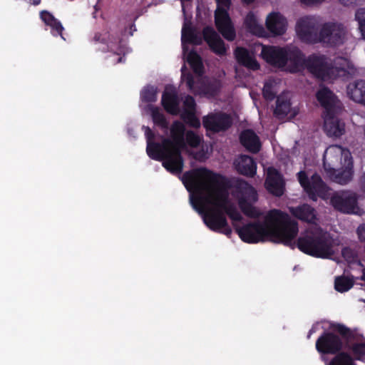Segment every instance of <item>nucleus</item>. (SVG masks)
Returning a JSON list of instances; mask_svg holds the SVG:
<instances>
[{
    "instance_id": "c9c22d12",
    "label": "nucleus",
    "mask_w": 365,
    "mask_h": 365,
    "mask_svg": "<svg viewBox=\"0 0 365 365\" xmlns=\"http://www.w3.org/2000/svg\"><path fill=\"white\" fill-rule=\"evenodd\" d=\"M141 100L145 103L155 102L157 100L156 88L151 86L144 88L140 94Z\"/></svg>"
},
{
    "instance_id": "9d476101",
    "label": "nucleus",
    "mask_w": 365,
    "mask_h": 365,
    "mask_svg": "<svg viewBox=\"0 0 365 365\" xmlns=\"http://www.w3.org/2000/svg\"><path fill=\"white\" fill-rule=\"evenodd\" d=\"M298 180L311 199L316 200L318 197L327 199L329 196V189L318 175H313L309 179L305 173H298Z\"/></svg>"
},
{
    "instance_id": "a18cd8bd",
    "label": "nucleus",
    "mask_w": 365,
    "mask_h": 365,
    "mask_svg": "<svg viewBox=\"0 0 365 365\" xmlns=\"http://www.w3.org/2000/svg\"><path fill=\"white\" fill-rule=\"evenodd\" d=\"M195 32V31L192 26H184L182 30V44L184 45L186 42L189 43Z\"/></svg>"
},
{
    "instance_id": "de8ad7c7",
    "label": "nucleus",
    "mask_w": 365,
    "mask_h": 365,
    "mask_svg": "<svg viewBox=\"0 0 365 365\" xmlns=\"http://www.w3.org/2000/svg\"><path fill=\"white\" fill-rule=\"evenodd\" d=\"M40 18L42 21H43V23L47 26L51 24V23L56 19L52 14L46 10L41 11L40 12Z\"/></svg>"
},
{
    "instance_id": "6e6d98bb",
    "label": "nucleus",
    "mask_w": 365,
    "mask_h": 365,
    "mask_svg": "<svg viewBox=\"0 0 365 365\" xmlns=\"http://www.w3.org/2000/svg\"><path fill=\"white\" fill-rule=\"evenodd\" d=\"M359 185L361 190L365 192V171L362 173L359 179Z\"/></svg>"
},
{
    "instance_id": "69168bd1",
    "label": "nucleus",
    "mask_w": 365,
    "mask_h": 365,
    "mask_svg": "<svg viewBox=\"0 0 365 365\" xmlns=\"http://www.w3.org/2000/svg\"><path fill=\"white\" fill-rule=\"evenodd\" d=\"M296 114H297L296 111H295V110H294V112H293V115H295Z\"/></svg>"
},
{
    "instance_id": "e433bc0d",
    "label": "nucleus",
    "mask_w": 365,
    "mask_h": 365,
    "mask_svg": "<svg viewBox=\"0 0 365 365\" xmlns=\"http://www.w3.org/2000/svg\"><path fill=\"white\" fill-rule=\"evenodd\" d=\"M183 120L190 127L198 128L200 127V121L192 110H185L182 115Z\"/></svg>"
},
{
    "instance_id": "a211bd4d",
    "label": "nucleus",
    "mask_w": 365,
    "mask_h": 365,
    "mask_svg": "<svg viewBox=\"0 0 365 365\" xmlns=\"http://www.w3.org/2000/svg\"><path fill=\"white\" fill-rule=\"evenodd\" d=\"M327 175L339 185L349 184L352 181L354 175L353 159H350L341 166L335 168L333 173H327Z\"/></svg>"
},
{
    "instance_id": "2eb2a0df",
    "label": "nucleus",
    "mask_w": 365,
    "mask_h": 365,
    "mask_svg": "<svg viewBox=\"0 0 365 365\" xmlns=\"http://www.w3.org/2000/svg\"><path fill=\"white\" fill-rule=\"evenodd\" d=\"M202 34L204 41L213 53L220 56L226 55L225 43L212 27L205 26L203 28Z\"/></svg>"
},
{
    "instance_id": "bb28decb",
    "label": "nucleus",
    "mask_w": 365,
    "mask_h": 365,
    "mask_svg": "<svg viewBox=\"0 0 365 365\" xmlns=\"http://www.w3.org/2000/svg\"><path fill=\"white\" fill-rule=\"evenodd\" d=\"M161 103L167 113L171 115H178L179 113L180 101L175 91H169L166 88L162 95Z\"/></svg>"
},
{
    "instance_id": "6e6552de",
    "label": "nucleus",
    "mask_w": 365,
    "mask_h": 365,
    "mask_svg": "<svg viewBox=\"0 0 365 365\" xmlns=\"http://www.w3.org/2000/svg\"><path fill=\"white\" fill-rule=\"evenodd\" d=\"M261 56L267 63L278 68H284L290 60L292 64L290 72L297 73V53L294 51L290 53L284 48L263 46Z\"/></svg>"
},
{
    "instance_id": "39448f33",
    "label": "nucleus",
    "mask_w": 365,
    "mask_h": 365,
    "mask_svg": "<svg viewBox=\"0 0 365 365\" xmlns=\"http://www.w3.org/2000/svg\"><path fill=\"white\" fill-rule=\"evenodd\" d=\"M346 36V29L341 24L326 23L318 35L311 20L306 19L298 22V37L309 43L321 42L329 46H338L344 43Z\"/></svg>"
},
{
    "instance_id": "1a4fd4ad",
    "label": "nucleus",
    "mask_w": 365,
    "mask_h": 365,
    "mask_svg": "<svg viewBox=\"0 0 365 365\" xmlns=\"http://www.w3.org/2000/svg\"><path fill=\"white\" fill-rule=\"evenodd\" d=\"M358 194L351 190H343L334 192L330 198L331 205L338 211L346 214H360Z\"/></svg>"
},
{
    "instance_id": "13d9d810",
    "label": "nucleus",
    "mask_w": 365,
    "mask_h": 365,
    "mask_svg": "<svg viewBox=\"0 0 365 365\" xmlns=\"http://www.w3.org/2000/svg\"><path fill=\"white\" fill-rule=\"evenodd\" d=\"M290 210H291L292 215L294 217H297V207H292Z\"/></svg>"
},
{
    "instance_id": "473e14b6",
    "label": "nucleus",
    "mask_w": 365,
    "mask_h": 365,
    "mask_svg": "<svg viewBox=\"0 0 365 365\" xmlns=\"http://www.w3.org/2000/svg\"><path fill=\"white\" fill-rule=\"evenodd\" d=\"M354 284L353 279L347 276H341L335 279L334 287L339 292L349 290Z\"/></svg>"
},
{
    "instance_id": "c756f323",
    "label": "nucleus",
    "mask_w": 365,
    "mask_h": 365,
    "mask_svg": "<svg viewBox=\"0 0 365 365\" xmlns=\"http://www.w3.org/2000/svg\"><path fill=\"white\" fill-rule=\"evenodd\" d=\"M291 110V102L285 96L280 95L277 98L274 115L279 119H284Z\"/></svg>"
},
{
    "instance_id": "412c9836",
    "label": "nucleus",
    "mask_w": 365,
    "mask_h": 365,
    "mask_svg": "<svg viewBox=\"0 0 365 365\" xmlns=\"http://www.w3.org/2000/svg\"><path fill=\"white\" fill-rule=\"evenodd\" d=\"M339 113L323 114L324 130L330 136L339 137L345 133L344 123L336 117Z\"/></svg>"
},
{
    "instance_id": "f704fd0d",
    "label": "nucleus",
    "mask_w": 365,
    "mask_h": 365,
    "mask_svg": "<svg viewBox=\"0 0 365 365\" xmlns=\"http://www.w3.org/2000/svg\"><path fill=\"white\" fill-rule=\"evenodd\" d=\"M329 365H356L352 357L345 353L341 352L338 354L329 364Z\"/></svg>"
},
{
    "instance_id": "a19ab883",
    "label": "nucleus",
    "mask_w": 365,
    "mask_h": 365,
    "mask_svg": "<svg viewBox=\"0 0 365 365\" xmlns=\"http://www.w3.org/2000/svg\"><path fill=\"white\" fill-rule=\"evenodd\" d=\"M355 19L358 22L359 29L365 39V8H361L356 11Z\"/></svg>"
},
{
    "instance_id": "f257e3e1",
    "label": "nucleus",
    "mask_w": 365,
    "mask_h": 365,
    "mask_svg": "<svg viewBox=\"0 0 365 365\" xmlns=\"http://www.w3.org/2000/svg\"><path fill=\"white\" fill-rule=\"evenodd\" d=\"M182 180L187 190L193 192L190 202L199 212L211 205L222 209L232 220V224L242 220V215L229 200L225 178L222 175L200 168L184 173Z\"/></svg>"
},
{
    "instance_id": "09e8293b",
    "label": "nucleus",
    "mask_w": 365,
    "mask_h": 365,
    "mask_svg": "<svg viewBox=\"0 0 365 365\" xmlns=\"http://www.w3.org/2000/svg\"><path fill=\"white\" fill-rule=\"evenodd\" d=\"M356 235L360 242H365V223L360 225L356 229Z\"/></svg>"
},
{
    "instance_id": "5701e85b",
    "label": "nucleus",
    "mask_w": 365,
    "mask_h": 365,
    "mask_svg": "<svg viewBox=\"0 0 365 365\" xmlns=\"http://www.w3.org/2000/svg\"><path fill=\"white\" fill-rule=\"evenodd\" d=\"M235 165L237 171L245 176L252 178L257 173V163L253 158L242 155L235 160Z\"/></svg>"
},
{
    "instance_id": "338daca9",
    "label": "nucleus",
    "mask_w": 365,
    "mask_h": 365,
    "mask_svg": "<svg viewBox=\"0 0 365 365\" xmlns=\"http://www.w3.org/2000/svg\"><path fill=\"white\" fill-rule=\"evenodd\" d=\"M364 302H365V300H364Z\"/></svg>"
},
{
    "instance_id": "f03ea898",
    "label": "nucleus",
    "mask_w": 365,
    "mask_h": 365,
    "mask_svg": "<svg viewBox=\"0 0 365 365\" xmlns=\"http://www.w3.org/2000/svg\"><path fill=\"white\" fill-rule=\"evenodd\" d=\"M233 227L240 239L247 243L271 241L292 249L296 246L297 221L278 209L270 210L263 222H250L242 227L233 223Z\"/></svg>"
},
{
    "instance_id": "f3484780",
    "label": "nucleus",
    "mask_w": 365,
    "mask_h": 365,
    "mask_svg": "<svg viewBox=\"0 0 365 365\" xmlns=\"http://www.w3.org/2000/svg\"><path fill=\"white\" fill-rule=\"evenodd\" d=\"M265 187L267 191L277 197L284 194V182L280 173L274 168H269L265 180Z\"/></svg>"
},
{
    "instance_id": "7ed1b4c3",
    "label": "nucleus",
    "mask_w": 365,
    "mask_h": 365,
    "mask_svg": "<svg viewBox=\"0 0 365 365\" xmlns=\"http://www.w3.org/2000/svg\"><path fill=\"white\" fill-rule=\"evenodd\" d=\"M170 138H164L160 143H153V147L163 148L165 160L163 166L170 173L179 175L184 166L182 150L186 148L185 125L179 121L173 122L170 128Z\"/></svg>"
},
{
    "instance_id": "2f4dec72",
    "label": "nucleus",
    "mask_w": 365,
    "mask_h": 365,
    "mask_svg": "<svg viewBox=\"0 0 365 365\" xmlns=\"http://www.w3.org/2000/svg\"><path fill=\"white\" fill-rule=\"evenodd\" d=\"M150 109L151 110V117L153 123L163 129H168V122L164 114L160 112V109L153 106H150Z\"/></svg>"
},
{
    "instance_id": "4d7b16f0",
    "label": "nucleus",
    "mask_w": 365,
    "mask_h": 365,
    "mask_svg": "<svg viewBox=\"0 0 365 365\" xmlns=\"http://www.w3.org/2000/svg\"><path fill=\"white\" fill-rule=\"evenodd\" d=\"M244 4L250 5L255 2V0H241Z\"/></svg>"
},
{
    "instance_id": "a878e982",
    "label": "nucleus",
    "mask_w": 365,
    "mask_h": 365,
    "mask_svg": "<svg viewBox=\"0 0 365 365\" xmlns=\"http://www.w3.org/2000/svg\"><path fill=\"white\" fill-rule=\"evenodd\" d=\"M240 141L251 153H257L261 149L259 138L252 130H243L240 135Z\"/></svg>"
},
{
    "instance_id": "f8f14e48",
    "label": "nucleus",
    "mask_w": 365,
    "mask_h": 365,
    "mask_svg": "<svg viewBox=\"0 0 365 365\" xmlns=\"http://www.w3.org/2000/svg\"><path fill=\"white\" fill-rule=\"evenodd\" d=\"M202 125L207 131L217 133L228 130L232 125V119L226 113H211L202 118Z\"/></svg>"
},
{
    "instance_id": "052dcab7",
    "label": "nucleus",
    "mask_w": 365,
    "mask_h": 365,
    "mask_svg": "<svg viewBox=\"0 0 365 365\" xmlns=\"http://www.w3.org/2000/svg\"><path fill=\"white\" fill-rule=\"evenodd\" d=\"M315 329H316V327H315V326H314V327H313L309 330L308 337H309V336H310V335H311L312 333L315 332Z\"/></svg>"
},
{
    "instance_id": "0e129e2a",
    "label": "nucleus",
    "mask_w": 365,
    "mask_h": 365,
    "mask_svg": "<svg viewBox=\"0 0 365 365\" xmlns=\"http://www.w3.org/2000/svg\"><path fill=\"white\" fill-rule=\"evenodd\" d=\"M363 278H365V268H364V269Z\"/></svg>"
},
{
    "instance_id": "20e7f679",
    "label": "nucleus",
    "mask_w": 365,
    "mask_h": 365,
    "mask_svg": "<svg viewBox=\"0 0 365 365\" xmlns=\"http://www.w3.org/2000/svg\"><path fill=\"white\" fill-rule=\"evenodd\" d=\"M299 66H304L316 77L325 81H332L346 73L354 75L356 72L354 64L346 58H336L332 65L324 56H313L305 59L298 52V67Z\"/></svg>"
},
{
    "instance_id": "cd10ccee",
    "label": "nucleus",
    "mask_w": 365,
    "mask_h": 365,
    "mask_svg": "<svg viewBox=\"0 0 365 365\" xmlns=\"http://www.w3.org/2000/svg\"><path fill=\"white\" fill-rule=\"evenodd\" d=\"M93 41L95 42L106 44L108 51L119 54V44L121 42L119 36H114L110 34L109 32H105L103 34L96 33L93 36Z\"/></svg>"
},
{
    "instance_id": "49530a36",
    "label": "nucleus",
    "mask_w": 365,
    "mask_h": 365,
    "mask_svg": "<svg viewBox=\"0 0 365 365\" xmlns=\"http://www.w3.org/2000/svg\"><path fill=\"white\" fill-rule=\"evenodd\" d=\"M185 106V110H192L195 112L196 103L194 98L190 95H187L183 102Z\"/></svg>"
},
{
    "instance_id": "7c9ffc66",
    "label": "nucleus",
    "mask_w": 365,
    "mask_h": 365,
    "mask_svg": "<svg viewBox=\"0 0 365 365\" xmlns=\"http://www.w3.org/2000/svg\"><path fill=\"white\" fill-rule=\"evenodd\" d=\"M187 61L192 71L197 76H202L204 73V66L200 56L195 51H191L187 57Z\"/></svg>"
},
{
    "instance_id": "e2e57ef3",
    "label": "nucleus",
    "mask_w": 365,
    "mask_h": 365,
    "mask_svg": "<svg viewBox=\"0 0 365 365\" xmlns=\"http://www.w3.org/2000/svg\"><path fill=\"white\" fill-rule=\"evenodd\" d=\"M122 58H123L122 57H119L118 62H121L122 61Z\"/></svg>"
},
{
    "instance_id": "79ce46f5",
    "label": "nucleus",
    "mask_w": 365,
    "mask_h": 365,
    "mask_svg": "<svg viewBox=\"0 0 365 365\" xmlns=\"http://www.w3.org/2000/svg\"><path fill=\"white\" fill-rule=\"evenodd\" d=\"M198 83L201 84V86L197 90L196 93L215 94L217 91V88L215 83H205L202 81H198Z\"/></svg>"
},
{
    "instance_id": "ddd939ff",
    "label": "nucleus",
    "mask_w": 365,
    "mask_h": 365,
    "mask_svg": "<svg viewBox=\"0 0 365 365\" xmlns=\"http://www.w3.org/2000/svg\"><path fill=\"white\" fill-rule=\"evenodd\" d=\"M228 10L216 9L215 11V24L219 33L226 40L232 41L235 39L236 31Z\"/></svg>"
},
{
    "instance_id": "864d4df0",
    "label": "nucleus",
    "mask_w": 365,
    "mask_h": 365,
    "mask_svg": "<svg viewBox=\"0 0 365 365\" xmlns=\"http://www.w3.org/2000/svg\"><path fill=\"white\" fill-rule=\"evenodd\" d=\"M335 331L340 333L342 335H346L349 332V329L343 325L336 324L333 326Z\"/></svg>"
},
{
    "instance_id": "c85d7f7f",
    "label": "nucleus",
    "mask_w": 365,
    "mask_h": 365,
    "mask_svg": "<svg viewBox=\"0 0 365 365\" xmlns=\"http://www.w3.org/2000/svg\"><path fill=\"white\" fill-rule=\"evenodd\" d=\"M244 26L249 32L255 35L262 36L265 33L264 27L259 24L253 11H249L246 15L244 19Z\"/></svg>"
},
{
    "instance_id": "9b49d317",
    "label": "nucleus",
    "mask_w": 365,
    "mask_h": 365,
    "mask_svg": "<svg viewBox=\"0 0 365 365\" xmlns=\"http://www.w3.org/2000/svg\"><path fill=\"white\" fill-rule=\"evenodd\" d=\"M349 150L339 145L328 147L324 153L323 166L325 173H333L334 169L351 159Z\"/></svg>"
},
{
    "instance_id": "393cba45",
    "label": "nucleus",
    "mask_w": 365,
    "mask_h": 365,
    "mask_svg": "<svg viewBox=\"0 0 365 365\" xmlns=\"http://www.w3.org/2000/svg\"><path fill=\"white\" fill-rule=\"evenodd\" d=\"M144 128L145 135L147 140L146 152L148 155L153 160L162 161L163 163V160H165L164 148H156L155 147H153V143H157L153 141L155 138V133L149 127H144Z\"/></svg>"
},
{
    "instance_id": "423d86ee",
    "label": "nucleus",
    "mask_w": 365,
    "mask_h": 365,
    "mask_svg": "<svg viewBox=\"0 0 365 365\" xmlns=\"http://www.w3.org/2000/svg\"><path fill=\"white\" fill-rule=\"evenodd\" d=\"M339 241L331 237L316 225H311L305 234L298 240V248L312 256L329 258L339 250Z\"/></svg>"
},
{
    "instance_id": "aec40b11",
    "label": "nucleus",
    "mask_w": 365,
    "mask_h": 365,
    "mask_svg": "<svg viewBox=\"0 0 365 365\" xmlns=\"http://www.w3.org/2000/svg\"><path fill=\"white\" fill-rule=\"evenodd\" d=\"M266 27L272 36H282L287 29V21L279 12H272L266 19Z\"/></svg>"
},
{
    "instance_id": "c03bdc74",
    "label": "nucleus",
    "mask_w": 365,
    "mask_h": 365,
    "mask_svg": "<svg viewBox=\"0 0 365 365\" xmlns=\"http://www.w3.org/2000/svg\"><path fill=\"white\" fill-rule=\"evenodd\" d=\"M48 26L51 28V32L53 36H60L61 38L65 40V38L63 35V31L64 30L63 26H62L61 23L59 20L57 19H54L53 21L51 23V24L48 25Z\"/></svg>"
},
{
    "instance_id": "0eeeda50",
    "label": "nucleus",
    "mask_w": 365,
    "mask_h": 365,
    "mask_svg": "<svg viewBox=\"0 0 365 365\" xmlns=\"http://www.w3.org/2000/svg\"><path fill=\"white\" fill-rule=\"evenodd\" d=\"M236 189L240 194L238 205L242 213L250 218H259L262 212L253 205L258 200L255 188L245 180H238Z\"/></svg>"
},
{
    "instance_id": "b1692460",
    "label": "nucleus",
    "mask_w": 365,
    "mask_h": 365,
    "mask_svg": "<svg viewBox=\"0 0 365 365\" xmlns=\"http://www.w3.org/2000/svg\"><path fill=\"white\" fill-rule=\"evenodd\" d=\"M235 56L240 65L248 69L257 71L260 68L259 63L246 48L237 47L235 50Z\"/></svg>"
},
{
    "instance_id": "8fccbe9b",
    "label": "nucleus",
    "mask_w": 365,
    "mask_h": 365,
    "mask_svg": "<svg viewBox=\"0 0 365 365\" xmlns=\"http://www.w3.org/2000/svg\"><path fill=\"white\" fill-rule=\"evenodd\" d=\"M217 3V9H230L231 6V0H215Z\"/></svg>"
},
{
    "instance_id": "680f3d73",
    "label": "nucleus",
    "mask_w": 365,
    "mask_h": 365,
    "mask_svg": "<svg viewBox=\"0 0 365 365\" xmlns=\"http://www.w3.org/2000/svg\"><path fill=\"white\" fill-rule=\"evenodd\" d=\"M363 138L365 140V125L363 126Z\"/></svg>"
},
{
    "instance_id": "dca6fc26",
    "label": "nucleus",
    "mask_w": 365,
    "mask_h": 365,
    "mask_svg": "<svg viewBox=\"0 0 365 365\" xmlns=\"http://www.w3.org/2000/svg\"><path fill=\"white\" fill-rule=\"evenodd\" d=\"M207 209L203 216V221L209 229L219 232L223 226L227 225V219L222 209L217 207Z\"/></svg>"
},
{
    "instance_id": "ea45409f",
    "label": "nucleus",
    "mask_w": 365,
    "mask_h": 365,
    "mask_svg": "<svg viewBox=\"0 0 365 365\" xmlns=\"http://www.w3.org/2000/svg\"><path fill=\"white\" fill-rule=\"evenodd\" d=\"M185 143L191 148H197L201 142L200 137L192 130H187L185 136Z\"/></svg>"
},
{
    "instance_id": "6ab92c4d",
    "label": "nucleus",
    "mask_w": 365,
    "mask_h": 365,
    "mask_svg": "<svg viewBox=\"0 0 365 365\" xmlns=\"http://www.w3.org/2000/svg\"><path fill=\"white\" fill-rule=\"evenodd\" d=\"M341 339L336 335L327 333L321 336L316 342L317 350L323 354H334L341 349Z\"/></svg>"
},
{
    "instance_id": "4be33fe9",
    "label": "nucleus",
    "mask_w": 365,
    "mask_h": 365,
    "mask_svg": "<svg viewBox=\"0 0 365 365\" xmlns=\"http://www.w3.org/2000/svg\"><path fill=\"white\" fill-rule=\"evenodd\" d=\"M347 97L354 103L365 106V81L357 80L348 84Z\"/></svg>"
},
{
    "instance_id": "58836bf2",
    "label": "nucleus",
    "mask_w": 365,
    "mask_h": 365,
    "mask_svg": "<svg viewBox=\"0 0 365 365\" xmlns=\"http://www.w3.org/2000/svg\"><path fill=\"white\" fill-rule=\"evenodd\" d=\"M262 95L264 98L268 101H272L276 98L274 86L272 81L265 82L262 89Z\"/></svg>"
},
{
    "instance_id": "3c124183",
    "label": "nucleus",
    "mask_w": 365,
    "mask_h": 365,
    "mask_svg": "<svg viewBox=\"0 0 365 365\" xmlns=\"http://www.w3.org/2000/svg\"><path fill=\"white\" fill-rule=\"evenodd\" d=\"M342 256L345 258V259L350 262L354 259V253L349 248H344L341 251Z\"/></svg>"
},
{
    "instance_id": "5fc2aeb1",
    "label": "nucleus",
    "mask_w": 365,
    "mask_h": 365,
    "mask_svg": "<svg viewBox=\"0 0 365 365\" xmlns=\"http://www.w3.org/2000/svg\"><path fill=\"white\" fill-rule=\"evenodd\" d=\"M218 232L224 234L227 237H230L232 231L230 227L228 225V223L227 222V225L223 226V227H222V230H220Z\"/></svg>"
},
{
    "instance_id": "603ef678",
    "label": "nucleus",
    "mask_w": 365,
    "mask_h": 365,
    "mask_svg": "<svg viewBox=\"0 0 365 365\" xmlns=\"http://www.w3.org/2000/svg\"><path fill=\"white\" fill-rule=\"evenodd\" d=\"M202 38L201 36L197 34L196 32H195L194 36L190 39V41L189 43L194 44V45H201L202 43Z\"/></svg>"
},
{
    "instance_id": "37998d69",
    "label": "nucleus",
    "mask_w": 365,
    "mask_h": 365,
    "mask_svg": "<svg viewBox=\"0 0 365 365\" xmlns=\"http://www.w3.org/2000/svg\"><path fill=\"white\" fill-rule=\"evenodd\" d=\"M351 350L357 359H365V341L356 342L352 345Z\"/></svg>"
},
{
    "instance_id": "4468645a",
    "label": "nucleus",
    "mask_w": 365,
    "mask_h": 365,
    "mask_svg": "<svg viewBox=\"0 0 365 365\" xmlns=\"http://www.w3.org/2000/svg\"><path fill=\"white\" fill-rule=\"evenodd\" d=\"M316 96L317 101L324 109L323 114L340 113L341 111V103L329 88L321 87L317 91Z\"/></svg>"
},
{
    "instance_id": "4c0bfd02",
    "label": "nucleus",
    "mask_w": 365,
    "mask_h": 365,
    "mask_svg": "<svg viewBox=\"0 0 365 365\" xmlns=\"http://www.w3.org/2000/svg\"><path fill=\"white\" fill-rule=\"evenodd\" d=\"M181 72V78L182 81H185L189 91L193 93H196L197 89L195 86V81L193 75L190 72L186 71L185 66L182 67Z\"/></svg>"
},
{
    "instance_id": "72a5a7b5",
    "label": "nucleus",
    "mask_w": 365,
    "mask_h": 365,
    "mask_svg": "<svg viewBox=\"0 0 365 365\" xmlns=\"http://www.w3.org/2000/svg\"><path fill=\"white\" fill-rule=\"evenodd\" d=\"M298 219L312 222L315 219L314 209L307 205H304L303 206L298 207Z\"/></svg>"
},
{
    "instance_id": "bf43d9fd",
    "label": "nucleus",
    "mask_w": 365,
    "mask_h": 365,
    "mask_svg": "<svg viewBox=\"0 0 365 365\" xmlns=\"http://www.w3.org/2000/svg\"><path fill=\"white\" fill-rule=\"evenodd\" d=\"M32 4L34 6H37L41 4V0H33Z\"/></svg>"
}]
</instances>
